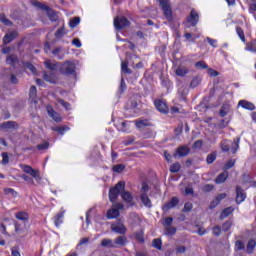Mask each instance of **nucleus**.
<instances>
[{"instance_id": "21", "label": "nucleus", "mask_w": 256, "mask_h": 256, "mask_svg": "<svg viewBox=\"0 0 256 256\" xmlns=\"http://www.w3.org/2000/svg\"><path fill=\"white\" fill-rule=\"evenodd\" d=\"M15 37H17V32L12 31V32H8L4 38H3V42L5 43V45L11 43V41H13L15 39Z\"/></svg>"}, {"instance_id": "53", "label": "nucleus", "mask_w": 256, "mask_h": 256, "mask_svg": "<svg viewBox=\"0 0 256 256\" xmlns=\"http://www.w3.org/2000/svg\"><path fill=\"white\" fill-rule=\"evenodd\" d=\"M61 51H62V48L57 47L52 51V54H54V56L57 57L58 59H63V55H61Z\"/></svg>"}, {"instance_id": "39", "label": "nucleus", "mask_w": 256, "mask_h": 256, "mask_svg": "<svg viewBox=\"0 0 256 256\" xmlns=\"http://www.w3.org/2000/svg\"><path fill=\"white\" fill-rule=\"evenodd\" d=\"M32 5L34 7H37V9H41L42 11H49V6L45 5V4H42L41 2L39 1H33L32 2Z\"/></svg>"}, {"instance_id": "61", "label": "nucleus", "mask_w": 256, "mask_h": 256, "mask_svg": "<svg viewBox=\"0 0 256 256\" xmlns=\"http://www.w3.org/2000/svg\"><path fill=\"white\" fill-rule=\"evenodd\" d=\"M235 160H229L226 162V164L224 165V168L227 170L231 169L232 167H235Z\"/></svg>"}, {"instance_id": "25", "label": "nucleus", "mask_w": 256, "mask_h": 256, "mask_svg": "<svg viewBox=\"0 0 256 256\" xmlns=\"http://www.w3.org/2000/svg\"><path fill=\"white\" fill-rule=\"evenodd\" d=\"M120 215V212L118 209H116L114 206L108 210L107 212V219H117V216Z\"/></svg>"}, {"instance_id": "8", "label": "nucleus", "mask_w": 256, "mask_h": 256, "mask_svg": "<svg viewBox=\"0 0 256 256\" xmlns=\"http://www.w3.org/2000/svg\"><path fill=\"white\" fill-rule=\"evenodd\" d=\"M247 199V194H245V190L241 188V186L236 187V203L239 205L243 203Z\"/></svg>"}, {"instance_id": "60", "label": "nucleus", "mask_w": 256, "mask_h": 256, "mask_svg": "<svg viewBox=\"0 0 256 256\" xmlns=\"http://www.w3.org/2000/svg\"><path fill=\"white\" fill-rule=\"evenodd\" d=\"M196 69H207V64L204 61H198L195 63Z\"/></svg>"}, {"instance_id": "55", "label": "nucleus", "mask_w": 256, "mask_h": 256, "mask_svg": "<svg viewBox=\"0 0 256 256\" xmlns=\"http://www.w3.org/2000/svg\"><path fill=\"white\" fill-rule=\"evenodd\" d=\"M36 148L38 149V151H45L46 149H49V142L38 144Z\"/></svg>"}, {"instance_id": "5", "label": "nucleus", "mask_w": 256, "mask_h": 256, "mask_svg": "<svg viewBox=\"0 0 256 256\" xmlns=\"http://www.w3.org/2000/svg\"><path fill=\"white\" fill-rule=\"evenodd\" d=\"M186 21L191 27H196L197 23H199V13H197L195 9H192L190 15L187 16Z\"/></svg>"}, {"instance_id": "11", "label": "nucleus", "mask_w": 256, "mask_h": 256, "mask_svg": "<svg viewBox=\"0 0 256 256\" xmlns=\"http://www.w3.org/2000/svg\"><path fill=\"white\" fill-rule=\"evenodd\" d=\"M160 5L164 11V15L167 19H171V8L169 7V5H167V0H159Z\"/></svg>"}, {"instance_id": "19", "label": "nucleus", "mask_w": 256, "mask_h": 256, "mask_svg": "<svg viewBox=\"0 0 256 256\" xmlns=\"http://www.w3.org/2000/svg\"><path fill=\"white\" fill-rule=\"evenodd\" d=\"M15 217L18 221H23V223L29 222V214L27 212L20 211L15 214Z\"/></svg>"}, {"instance_id": "56", "label": "nucleus", "mask_w": 256, "mask_h": 256, "mask_svg": "<svg viewBox=\"0 0 256 256\" xmlns=\"http://www.w3.org/2000/svg\"><path fill=\"white\" fill-rule=\"evenodd\" d=\"M232 225H233V221L228 220V221H226V222L222 225V230H223V231H229V229H231Z\"/></svg>"}, {"instance_id": "6", "label": "nucleus", "mask_w": 256, "mask_h": 256, "mask_svg": "<svg viewBox=\"0 0 256 256\" xmlns=\"http://www.w3.org/2000/svg\"><path fill=\"white\" fill-rule=\"evenodd\" d=\"M177 205H179V198L174 196L171 198V200L167 203H165L162 206V210L167 213V211H170V209H175V207H177Z\"/></svg>"}, {"instance_id": "48", "label": "nucleus", "mask_w": 256, "mask_h": 256, "mask_svg": "<svg viewBox=\"0 0 256 256\" xmlns=\"http://www.w3.org/2000/svg\"><path fill=\"white\" fill-rule=\"evenodd\" d=\"M53 131H56L57 133H60V135H64L65 131H69V127L60 126V127L53 128Z\"/></svg>"}, {"instance_id": "50", "label": "nucleus", "mask_w": 256, "mask_h": 256, "mask_svg": "<svg viewBox=\"0 0 256 256\" xmlns=\"http://www.w3.org/2000/svg\"><path fill=\"white\" fill-rule=\"evenodd\" d=\"M57 102L62 105L66 109V111H69L71 109V104L69 102H66L63 99H58Z\"/></svg>"}, {"instance_id": "29", "label": "nucleus", "mask_w": 256, "mask_h": 256, "mask_svg": "<svg viewBox=\"0 0 256 256\" xmlns=\"http://www.w3.org/2000/svg\"><path fill=\"white\" fill-rule=\"evenodd\" d=\"M177 233V228L175 226H166L164 228V235H167L168 237H173Z\"/></svg>"}, {"instance_id": "42", "label": "nucleus", "mask_w": 256, "mask_h": 256, "mask_svg": "<svg viewBox=\"0 0 256 256\" xmlns=\"http://www.w3.org/2000/svg\"><path fill=\"white\" fill-rule=\"evenodd\" d=\"M112 170L114 171V173H123V171H125V165L116 164L113 166Z\"/></svg>"}, {"instance_id": "57", "label": "nucleus", "mask_w": 256, "mask_h": 256, "mask_svg": "<svg viewBox=\"0 0 256 256\" xmlns=\"http://www.w3.org/2000/svg\"><path fill=\"white\" fill-rule=\"evenodd\" d=\"M162 225L164 227H171V225H173V219L171 217H166L162 222Z\"/></svg>"}, {"instance_id": "27", "label": "nucleus", "mask_w": 256, "mask_h": 256, "mask_svg": "<svg viewBox=\"0 0 256 256\" xmlns=\"http://www.w3.org/2000/svg\"><path fill=\"white\" fill-rule=\"evenodd\" d=\"M227 177H229V173L228 172H222L215 179V183H217L218 185H220L221 183H225L227 181Z\"/></svg>"}, {"instance_id": "10", "label": "nucleus", "mask_w": 256, "mask_h": 256, "mask_svg": "<svg viewBox=\"0 0 256 256\" xmlns=\"http://www.w3.org/2000/svg\"><path fill=\"white\" fill-rule=\"evenodd\" d=\"M46 111L49 117H51L54 121H56V123H61V114L55 112L52 106H47Z\"/></svg>"}, {"instance_id": "41", "label": "nucleus", "mask_w": 256, "mask_h": 256, "mask_svg": "<svg viewBox=\"0 0 256 256\" xmlns=\"http://www.w3.org/2000/svg\"><path fill=\"white\" fill-rule=\"evenodd\" d=\"M0 22L7 27H11V25H13V22H11V20H9L5 14H0Z\"/></svg>"}, {"instance_id": "36", "label": "nucleus", "mask_w": 256, "mask_h": 256, "mask_svg": "<svg viewBox=\"0 0 256 256\" xmlns=\"http://www.w3.org/2000/svg\"><path fill=\"white\" fill-rule=\"evenodd\" d=\"M241 141V138L237 137L233 140L232 142V146H231V151L232 153H237V151H239V143Z\"/></svg>"}, {"instance_id": "58", "label": "nucleus", "mask_w": 256, "mask_h": 256, "mask_svg": "<svg viewBox=\"0 0 256 256\" xmlns=\"http://www.w3.org/2000/svg\"><path fill=\"white\" fill-rule=\"evenodd\" d=\"M193 209V204L191 202H187L184 204V208L182 209L183 213H189Z\"/></svg>"}, {"instance_id": "52", "label": "nucleus", "mask_w": 256, "mask_h": 256, "mask_svg": "<svg viewBox=\"0 0 256 256\" xmlns=\"http://www.w3.org/2000/svg\"><path fill=\"white\" fill-rule=\"evenodd\" d=\"M215 159H217V154L211 153V154H208L206 158V162L208 163V165H211V163H213Z\"/></svg>"}, {"instance_id": "22", "label": "nucleus", "mask_w": 256, "mask_h": 256, "mask_svg": "<svg viewBox=\"0 0 256 256\" xmlns=\"http://www.w3.org/2000/svg\"><path fill=\"white\" fill-rule=\"evenodd\" d=\"M63 217V212H59L53 217L55 227H61V224L63 223Z\"/></svg>"}, {"instance_id": "20", "label": "nucleus", "mask_w": 256, "mask_h": 256, "mask_svg": "<svg viewBox=\"0 0 256 256\" xmlns=\"http://www.w3.org/2000/svg\"><path fill=\"white\" fill-rule=\"evenodd\" d=\"M126 243H127V237L125 236L117 237L114 241L115 249H117V247H125Z\"/></svg>"}, {"instance_id": "2", "label": "nucleus", "mask_w": 256, "mask_h": 256, "mask_svg": "<svg viewBox=\"0 0 256 256\" xmlns=\"http://www.w3.org/2000/svg\"><path fill=\"white\" fill-rule=\"evenodd\" d=\"M77 67L75 62L73 61H66L60 67V72L62 75H75Z\"/></svg>"}, {"instance_id": "1", "label": "nucleus", "mask_w": 256, "mask_h": 256, "mask_svg": "<svg viewBox=\"0 0 256 256\" xmlns=\"http://www.w3.org/2000/svg\"><path fill=\"white\" fill-rule=\"evenodd\" d=\"M122 191H125V182L120 181L118 182L115 187L111 188L109 190V199L111 203H115L117 201V198L119 197V193H122Z\"/></svg>"}, {"instance_id": "35", "label": "nucleus", "mask_w": 256, "mask_h": 256, "mask_svg": "<svg viewBox=\"0 0 256 256\" xmlns=\"http://www.w3.org/2000/svg\"><path fill=\"white\" fill-rule=\"evenodd\" d=\"M152 247H154V249H158V251H161L163 249V241H161V238H155L152 241Z\"/></svg>"}, {"instance_id": "28", "label": "nucleus", "mask_w": 256, "mask_h": 256, "mask_svg": "<svg viewBox=\"0 0 256 256\" xmlns=\"http://www.w3.org/2000/svg\"><path fill=\"white\" fill-rule=\"evenodd\" d=\"M44 80H46L48 83H55L57 77L55 76V72H44Z\"/></svg>"}, {"instance_id": "47", "label": "nucleus", "mask_w": 256, "mask_h": 256, "mask_svg": "<svg viewBox=\"0 0 256 256\" xmlns=\"http://www.w3.org/2000/svg\"><path fill=\"white\" fill-rule=\"evenodd\" d=\"M235 249L236 251H245V243H243L241 240L236 241Z\"/></svg>"}, {"instance_id": "59", "label": "nucleus", "mask_w": 256, "mask_h": 256, "mask_svg": "<svg viewBox=\"0 0 256 256\" xmlns=\"http://www.w3.org/2000/svg\"><path fill=\"white\" fill-rule=\"evenodd\" d=\"M48 13V17L52 20V21H57V15H55V12L53 10H51V8H48V10H46Z\"/></svg>"}, {"instance_id": "3", "label": "nucleus", "mask_w": 256, "mask_h": 256, "mask_svg": "<svg viewBox=\"0 0 256 256\" xmlns=\"http://www.w3.org/2000/svg\"><path fill=\"white\" fill-rule=\"evenodd\" d=\"M20 169H22V171L24 173H27V175H31V177L33 179H35L36 181H41V174H40L39 170H35V169H33V167H31L27 164H21Z\"/></svg>"}, {"instance_id": "44", "label": "nucleus", "mask_w": 256, "mask_h": 256, "mask_svg": "<svg viewBox=\"0 0 256 256\" xmlns=\"http://www.w3.org/2000/svg\"><path fill=\"white\" fill-rule=\"evenodd\" d=\"M236 33L243 43H245V32L241 27H236Z\"/></svg>"}, {"instance_id": "12", "label": "nucleus", "mask_w": 256, "mask_h": 256, "mask_svg": "<svg viewBox=\"0 0 256 256\" xmlns=\"http://www.w3.org/2000/svg\"><path fill=\"white\" fill-rule=\"evenodd\" d=\"M238 105L243 109H247V111H255V104L247 100H240Z\"/></svg>"}, {"instance_id": "40", "label": "nucleus", "mask_w": 256, "mask_h": 256, "mask_svg": "<svg viewBox=\"0 0 256 256\" xmlns=\"http://www.w3.org/2000/svg\"><path fill=\"white\" fill-rule=\"evenodd\" d=\"M188 73H189V69L185 67H178L176 69V75H178L179 77H185V75H187Z\"/></svg>"}, {"instance_id": "16", "label": "nucleus", "mask_w": 256, "mask_h": 256, "mask_svg": "<svg viewBox=\"0 0 256 256\" xmlns=\"http://www.w3.org/2000/svg\"><path fill=\"white\" fill-rule=\"evenodd\" d=\"M229 111H231V105L229 103H224L219 110V115L221 117H226L229 114Z\"/></svg>"}, {"instance_id": "4", "label": "nucleus", "mask_w": 256, "mask_h": 256, "mask_svg": "<svg viewBox=\"0 0 256 256\" xmlns=\"http://www.w3.org/2000/svg\"><path fill=\"white\" fill-rule=\"evenodd\" d=\"M131 25V22L123 16L116 17L114 19V27L117 31H121L122 29H125L126 27H129Z\"/></svg>"}, {"instance_id": "49", "label": "nucleus", "mask_w": 256, "mask_h": 256, "mask_svg": "<svg viewBox=\"0 0 256 256\" xmlns=\"http://www.w3.org/2000/svg\"><path fill=\"white\" fill-rule=\"evenodd\" d=\"M180 169H181V164L179 163H174L170 166L171 173H179Z\"/></svg>"}, {"instance_id": "45", "label": "nucleus", "mask_w": 256, "mask_h": 256, "mask_svg": "<svg viewBox=\"0 0 256 256\" xmlns=\"http://www.w3.org/2000/svg\"><path fill=\"white\" fill-rule=\"evenodd\" d=\"M136 127L138 129H143V127H149V121L147 120L136 121Z\"/></svg>"}, {"instance_id": "46", "label": "nucleus", "mask_w": 256, "mask_h": 256, "mask_svg": "<svg viewBox=\"0 0 256 256\" xmlns=\"http://www.w3.org/2000/svg\"><path fill=\"white\" fill-rule=\"evenodd\" d=\"M201 83V78L199 77H194L190 83V87H192V89H195V87H199Z\"/></svg>"}, {"instance_id": "51", "label": "nucleus", "mask_w": 256, "mask_h": 256, "mask_svg": "<svg viewBox=\"0 0 256 256\" xmlns=\"http://www.w3.org/2000/svg\"><path fill=\"white\" fill-rule=\"evenodd\" d=\"M65 27H60L58 28V30L55 32V37L57 39H61V37H63V35H65Z\"/></svg>"}, {"instance_id": "14", "label": "nucleus", "mask_w": 256, "mask_h": 256, "mask_svg": "<svg viewBox=\"0 0 256 256\" xmlns=\"http://www.w3.org/2000/svg\"><path fill=\"white\" fill-rule=\"evenodd\" d=\"M29 100L31 103H34L35 105H37L38 100H37V87L35 86H31L30 87V92H29Z\"/></svg>"}, {"instance_id": "18", "label": "nucleus", "mask_w": 256, "mask_h": 256, "mask_svg": "<svg viewBox=\"0 0 256 256\" xmlns=\"http://www.w3.org/2000/svg\"><path fill=\"white\" fill-rule=\"evenodd\" d=\"M119 131L122 133H129L131 131V121H124L119 125Z\"/></svg>"}, {"instance_id": "54", "label": "nucleus", "mask_w": 256, "mask_h": 256, "mask_svg": "<svg viewBox=\"0 0 256 256\" xmlns=\"http://www.w3.org/2000/svg\"><path fill=\"white\" fill-rule=\"evenodd\" d=\"M5 195H12V197H17V191L13 188H5L4 189Z\"/></svg>"}, {"instance_id": "34", "label": "nucleus", "mask_w": 256, "mask_h": 256, "mask_svg": "<svg viewBox=\"0 0 256 256\" xmlns=\"http://www.w3.org/2000/svg\"><path fill=\"white\" fill-rule=\"evenodd\" d=\"M233 211H235L233 207L225 208L220 214V219H227V217H229V215L233 213Z\"/></svg>"}, {"instance_id": "64", "label": "nucleus", "mask_w": 256, "mask_h": 256, "mask_svg": "<svg viewBox=\"0 0 256 256\" xmlns=\"http://www.w3.org/2000/svg\"><path fill=\"white\" fill-rule=\"evenodd\" d=\"M212 233L213 235H215L216 237H219V235H221V226H215L212 229Z\"/></svg>"}, {"instance_id": "63", "label": "nucleus", "mask_w": 256, "mask_h": 256, "mask_svg": "<svg viewBox=\"0 0 256 256\" xmlns=\"http://www.w3.org/2000/svg\"><path fill=\"white\" fill-rule=\"evenodd\" d=\"M9 163V154L7 152L2 153V165Z\"/></svg>"}, {"instance_id": "26", "label": "nucleus", "mask_w": 256, "mask_h": 256, "mask_svg": "<svg viewBox=\"0 0 256 256\" xmlns=\"http://www.w3.org/2000/svg\"><path fill=\"white\" fill-rule=\"evenodd\" d=\"M101 247H108L110 249H115V242L109 238H104L101 241Z\"/></svg>"}, {"instance_id": "7", "label": "nucleus", "mask_w": 256, "mask_h": 256, "mask_svg": "<svg viewBox=\"0 0 256 256\" xmlns=\"http://www.w3.org/2000/svg\"><path fill=\"white\" fill-rule=\"evenodd\" d=\"M111 229L114 233H117L118 235H125V233H127V227H125V225L121 222L112 224Z\"/></svg>"}, {"instance_id": "38", "label": "nucleus", "mask_w": 256, "mask_h": 256, "mask_svg": "<svg viewBox=\"0 0 256 256\" xmlns=\"http://www.w3.org/2000/svg\"><path fill=\"white\" fill-rule=\"evenodd\" d=\"M246 51H251V53H256V39L246 44Z\"/></svg>"}, {"instance_id": "32", "label": "nucleus", "mask_w": 256, "mask_h": 256, "mask_svg": "<svg viewBox=\"0 0 256 256\" xmlns=\"http://www.w3.org/2000/svg\"><path fill=\"white\" fill-rule=\"evenodd\" d=\"M2 129H18L19 125H17L14 121H8V122H4L1 125Z\"/></svg>"}, {"instance_id": "31", "label": "nucleus", "mask_w": 256, "mask_h": 256, "mask_svg": "<svg viewBox=\"0 0 256 256\" xmlns=\"http://www.w3.org/2000/svg\"><path fill=\"white\" fill-rule=\"evenodd\" d=\"M134 237L136 241H139V243H145V231L139 230L134 234Z\"/></svg>"}, {"instance_id": "23", "label": "nucleus", "mask_w": 256, "mask_h": 256, "mask_svg": "<svg viewBox=\"0 0 256 256\" xmlns=\"http://www.w3.org/2000/svg\"><path fill=\"white\" fill-rule=\"evenodd\" d=\"M191 150L187 146H180L177 148L176 152L178 153L179 157H187Z\"/></svg>"}, {"instance_id": "17", "label": "nucleus", "mask_w": 256, "mask_h": 256, "mask_svg": "<svg viewBox=\"0 0 256 256\" xmlns=\"http://www.w3.org/2000/svg\"><path fill=\"white\" fill-rule=\"evenodd\" d=\"M44 65L46 69H49V71H57L59 69V63L53 62L51 60L45 61Z\"/></svg>"}, {"instance_id": "33", "label": "nucleus", "mask_w": 256, "mask_h": 256, "mask_svg": "<svg viewBox=\"0 0 256 256\" xmlns=\"http://www.w3.org/2000/svg\"><path fill=\"white\" fill-rule=\"evenodd\" d=\"M220 147H221V150H222L224 153H228V151L231 149V141H229V140H223V141L220 143Z\"/></svg>"}, {"instance_id": "30", "label": "nucleus", "mask_w": 256, "mask_h": 256, "mask_svg": "<svg viewBox=\"0 0 256 256\" xmlns=\"http://www.w3.org/2000/svg\"><path fill=\"white\" fill-rule=\"evenodd\" d=\"M255 247H256V241L254 239H250L247 243V246H246V253H253V251L255 250Z\"/></svg>"}, {"instance_id": "37", "label": "nucleus", "mask_w": 256, "mask_h": 256, "mask_svg": "<svg viewBox=\"0 0 256 256\" xmlns=\"http://www.w3.org/2000/svg\"><path fill=\"white\" fill-rule=\"evenodd\" d=\"M121 71L122 73H126L127 75H131V73H133L131 69H129V63L127 61L121 62Z\"/></svg>"}, {"instance_id": "62", "label": "nucleus", "mask_w": 256, "mask_h": 256, "mask_svg": "<svg viewBox=\"0 0 256 256\" xmlns=\"http://www.w3.org/2000/svg\"><path fill=\"white\" fill-rule=\"evenodd\" d=\"M184 37H185L186 41H192V42L195 41V39H197V36L193 37V34H191L189 32H186L184 34Z\"/></svg>"}, {"instance_id": "15", "label": "nucleus", "mask_w": 256, "mask_h": 256, "mask_svg": "<svg viewBox=\"0 0 256 256\" xmlns=\"http://www.w3.org/2000/svg\"><path fill=\"white\" fill-rule=\"evenodd\" d=\"M140 199L143 205L148 209H151V207H153V205L151 204V199H149V195H147V193H141Z\"/></svg>"}, {"instance_id": "13", "label": "nucleus", "mask_w": 256, "mask_h": 256, "mask_svg": "<svg viewBox=\"0 0 256 256\" xmlns=\"http://www.w3.org/2000/svg\"><path fill=\"white\" fill-rule=\"evenodd\" d=\"M121 197H122L123 201H125V203H128L129 205L133 206V195H131V193H129V191L123 190L121 192Z\"/></svg>"}, {"instance_id": "9", "label": "nucleus", "mask_w": 256, "mask_h": 256, "mask_svg": "<svg viewBox=\"0 0 256 256\" xmlns=\"http://www.w3.org/2000/svg\"><path fill=\"white\" fill-rule=\"evenodd\" d=\"M154 105L160 113H167L169 108L167 107V103L161 99L155 100Z\"/></svg>"}, {"instance_id": "43", "label": "nucleus", "mask_w": 256, "mask_h": 256, "mask_svg": "<svg viewBox=\"0 0 256 256\" xmlns=\"http://www.w3.org/2000/svg\"><path fill=\"white\" fill-rule=\"evenodd\" d=\"M79 23H81V18L75 17V18H73L72 20H70L69 26H70L72 29H75V27H77V25H79Z\"/></svg>"}, {"instance_id": "24", "label": "nucleus", "mask_w": 256, "mask_h": 256, "mask_svg": "<svg viewBox=\"0 0 256 256\" xmlns=\"http://www.w3.org/2000/svg\"><path fill=\"white\" fill-rule=\"evenodd\" d=\"M19 58L15 54L8 55L6 58L7 65L15 66L17 65Z\"/></svg>"}]
</instances>
